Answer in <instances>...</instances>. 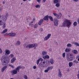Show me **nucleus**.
Wrapping results in <instances>:
<instances>
[{
  "label": "nucleus",
  "mask_w": 79,
  "mask_h": 79,
  "mask_svg": "<svg viewBox=\"0 0 79 79\" xmlns=\"http://www.w3.org/2000/svg\"><path fill=\"white\" fill-rule=\"evenodd\" d=\"M1 61L2 65L3 66L6 65L10 62V59L8 57L2 56L1 58Z\"/></svg>",
  "instance_id": "obj_1"
},
{
  "label": "nucleus",
  "mask_w": 79,
  "mask_h": 79,
  "mask_svg": "<svg viewBox=\"0 0 79 79\" xmlns=\"http://www.w3.org/2000/svg\"><path fill=\"white\" fill-rule=\"evenodd\" d=\"M48 64H49L48 61L45 59V60L44 61H41L40 63L39 64V68H40V66L43 68H46V67L48 66Z\"/></svg>",
  "instance_id": "obj_2"
},
{
  "label": "nucleus",
  "mask_w": 79,
  "mask_h": 79,
  "mask_svg": "<svg viewBox=\"0 0 79 79\" xmlns=\"http://www.w3.org/2000/svg\"><path fill=\"white\" fill-rule=\"evenodd\" d=\"M7 19V18H6V16L5 15H2V19H0V25H3V28L4 29L5 27H6V26H5V21H6V20Z\"/></svg>",
  "instance_id": "obj_3"
},
{
  "label": "nucleus",
  "mask_w": 79,
  "mask_h": 79,
  "mask_svg": "<svg viewBox=\"0 0 79 79\" xmlns=\"http://www.w3.org/2000/svg\"><path fill=\"white\" fill-rule=\"evenodd\" d=\"M63 27H69L71 25V23L69 20L66 19L62 23Z\"/></svg>",
  "instance_id": "obj_4"
},
{
  "label": "nucleus",
  "mask_w": 79,
  "mask_h": 79,
  "mask_svg": "<svg viewBox=\"0 0 79 79\" xmlns=\"http://www.w3.org/2000/svg\"><path fill=\"white\" fill-rule=\"evenodd\" d=\"M23 46L25 48H27L28 47L29 48H31L37 47V44H33L29 45L27 43H26L24 44Z\"/></svg>",
  "instance_id": "obj_5"
},
{
  "label": "nucleus",
  "mask_w": 79,
  "mask_h": 79,
  "mask_svg": "<svg viewBox=\"0 0 79 79\" xmlns=\"http://www.w3.org/2000/svg\"><path fill=\"white\" fill-rule=\"evenodd\" d=\"M66 57L67 60L68 61H73V59H74V56L72 54H68L67 55Z\"/></svg>",
  "instance_id": "obj_6"
},
{
  "label": "nucleus",
  "mask_w": 79,
  "mask_h": 79,
  "mask_svg": "<svg viewBox=\"0 0 79 79\" xmlns=\"http://www.w3.org/2000/svg\"><path fill=\"white\" fill-rule=\"evenodd\" d=\"M58 22H59V20H58V19H55L54 21V26H57L58 25Z\"/></svg>",
  "instance_id": "obj_7"
},
{
  "label": "nucleus",
  "mask_w": 79,
  "mask_h": 79,
  "mask_svg": "<svg viewBox=\"0 0 79 79\" xmlns=\"http://www.w3.org/2000/svg\"><path fill=\"white\" fill-rule=\"evenodd\" d=\"M50 36H51V34H48L47 36L45 37L44 38V41L47 40L48 39H50Z\"/></svg>",
  "instance_id": "obj_8"
},
{
  "label": "nucleus",
  "mask_w": 79,
  "mask_h": 79,
  "mask_svg": "<svg viewBox=\"0 0 79 79\" xmlns=\"http://www.w3.org/2000/svg\"><path fill=\"white\" fill-rule=\"evenodd\" d=\"M9 35L11 36V37H13L16 35V34L15 33H10L8 34Z\"/></svg>",
  "instance_id": "obj_9"
},
{
  "label": "nucleus",
  "mask_w": 79,
  "mask_h": 79,
  "mask_svg": "<svg viewBox=\"0 0 79 79\" xmlns=\"http://www.w3.org/2000/svg\"><path fill=\"white\" fill-rule=\"evenodd\" d=\"M58 76L59 77H62V73H61V72L60 69H59Z\"/></svg>",
  "instance_id": "obj_10"
},
{
  "label": "nucleus",
  "mask_w": 79,
  "mask_h": 79,
  "mask_svg": "<svg viewBox=\"0 0 79 79\" xmlns=\"http://www.w3.org/2000/svg\"><path fill=\"white\" fill-rule=\"evenodd\" d=\"M49 16L48 15H47L44 16L43 18V20H45V21H48L49 18H48Z\"/></svg>",
  "instance_id": "obj_11"
},
{
  "label": "nucleus",
  "mask_w": 79,
  "mask_h": 79,
  "mask_svg": "<svg viewBox=\"0 0 79 79\" xmlns=\"http://www.w3.org/2000/svg\"><path fill=\"white\" fill-rule=\"evenodd\" d=\"M7 68V65H5L3 67H2V73H3L4 71H5V70Z\"/></svg>",
  "instance_id": "obj_12"
},
{
  "label": "nucleus",
  "mask_w": 79,
  "mask_h": 79,
  "mask_svg": "<svg viewBox=\"0 0 79 79\" xmlns=\"http://www.w3.org/2000/svg\"><path fill=\"white\" fill-rule=\"evenodd\" d=\"M43 22H44V20H43V19H41L39 21V22L38 23V24L39 26L41 25L43 23Z\"/></svg>",
  "instance_id": "obj_13"
},
{
  "label": "nucleus",
  "mask_w": 79,
  "mask_h": 79,
  "mask_svg": "<svg viewBox=\"0 0 79 79\" xmlns=\"http://www.w3.org/2000/svg\"><path fill=\"white\" fill-rule=\"evenodd\" d=\"M10 53V52L9 50L7 49L6 50V53L5 54V55H8Z\"/></svg>",
  "instance_id": "obj_14"
},
{
  "label": "nucleus",
  "mask_w": 79,
  "mask_h": 79,
  "mask_svg": "<svg viewBox=\"0 0 79 79\" xmlns=\"http://www.w3.org/2000/svg\"><path fill=\"white\" fill-rule=\"evenodd\" d=\"M16 61V58L15 57H14L11 60V63H13L15 61Z\"/></svg>",
  "instance_id": "obj_15"
},
{
  "label": "nucleus",
  "mask_w": 79,
  "mask_h": 79,
  "mask_svg": "<svg viewBox=\"0 0 79 79\" xmlns=\"http://www.w3.org/2000/svg\"><path fill=\"white\" fill-rule=\"evenodd\" d=\"M72 52L74 54H77L78 53V51L76 50H73Z\"/></svg>",
  "instance_id": "obj_16"
},
{
  "label": "nucleus",
  "mask_w": 79,
  "mask_h": 79,
  "mask_svg": "<svg viewBox=\"0 0 79 79\" xmlns=\"http://www.w3.org/2000/svg\"><path fill=\"white\" fill-rule=\"evenodd\" d=\"M65 51V52H70L71 51V49L66 48Z\"/></svg>",
  "instance_id": "obj_17"
},
{
  "label": "nucleus",
  "mask_w": 79,
  "mask_h": 79,
  "mask_svg": "<svg viewBox=\"0 0 79 79\" xmlns=\"http://www.w3.org/2000/svg\"><path fill=\"white\" fill-rule=\"evenodd\" d=\"M53 66H49L47 68L48 69L49 71V70H52L53 69Z\"/></svg>",
  "instance_id": "obj_18"
},
{
  "label": "nucleus",
  "mask_w": 79,
  "mask_h": 79,
  "mask_svg": "<svg viewBox=\"0 0 79 79\" xmlns=\"http://www.w3.org/2000/svg\"><path fill=\"white\" fill-rule=\"evenodd\" d=\"M49 58H50V57H49V56L48 55H46L45 56L43 57V58L44 59V60H46L45 58H46L47 59H49Z\"/></svg>",
  "instance_id": "obj_19"
},
{
  "label": "nucleus",
  "mask_w": 79,
  "mask_h": 79,
  "mask_svg": "<svg viewBox=\"0 0 79 79\" xmlns=\"http://www.w3.org/2000/svg\"><path fill=\"white\" fill-rule=\"evenodd\" d=\"M50 61L52 64H53L54 63V60H53V59L52 58L50 59Z\"/></svg>",
  "instance_id": "obj_20"
},
{
  "label": "nucleus",
  "mask_w": 79,
  "mask_h": 79,
  "mask_svg": "<svg viewBox=\"0 0 79 79\" xmlns=\"http://www.w3.org/2000/svg\"><path fill=\"white\" fill-rule=\"evenodd\" d=\"M69 67H71L73 65V63L72 62H70L69 63Z\"/></svg>",
  "instance_id": "obj_21"
},
{
  "label": "nucleus",
  "mask_w": 79,
  "mask_h": 79,
  "mask_svg": "<svg viewBox=\"0 0 79 79\" xmlns=\"http://www.w3.org/2000/svg\"><path fill=\"white\" fill-rule=\"evenodd\" d=\"M60 15H57V18L58 19H60L61 17V16H62V15L60 13Z\"/></svg>",
  "instance_id": "obj_22"
},
{
  "label": "nucleus",
  "mask_w": 79,
  "mask_h": 79,
  "mask_svg": "<svg viewBox=\"0 0 79 79\" xmlns=\"http://www.w3.org/2000/svg\"><path fill=\"white\" fill-rule=\"evenodd\" d=\"M21 44V43L19 41H18L15 44V45H19Z\"/></svg>",
  "instance_id": "obj_23"
},
{
  "label": "nucleus",
  "mask_w": 79,
  "mask_h": 79,
  "mask_svg": "<svg viewBox=\"0 0 79 79\" xmlns=\"http://www.w3.org/2000/svg\"><path fill=\"white\" fill-rule=\"evenodd\" d=\"M67 47H69L70 48L72 47V44L70 43H69L67 44Z\"/></svg>",
  "instance_id": "obj_24"
},
{
  "label": "nucleus",
  "mask_w": 79,
  "mask_h": 79,
  "mask_svg": "<svg viewBox=\"0 0 79 79\" xmlns=\"http://www.w3.org/2000/svg\"><path fill=\"white\" fill-rule=\"evenodd\" d=\"M8 31V30L7 29H6L4 30H3L2 32V34H5V33H6V32Z\"/></svg>",
  "instance_id": "obj_25"
},
{
  "label": "nucleus",
  "mask_w": 79,
  "mask_h": 79,
  "mask_svg": "<svg viewBox=\"0 0 79 79\" xmlns=\"http://www.w3.org/2000/svg\"><path fill=\"white\" fill-rule=\"evenodd\" d=\"M47 52L45 51H43L42 52V55H47Z\"/></svg>",
  "instance_id": "obj_26"
},
{
  "label": "nucleus",
  "mask_w": 79,
  "mask_h": 79,
  "mask_svg": "<svg viewBox=\"0 0 79 79\" xmlns=\"http://www.w3.org/2000/svg\"><path fill=\"white\" fill-rule=\"evenodd\" d=\"M12 72L13 73H14V74H17V73H18V72L16 70H14Z\"/></svg>",
  "instance_id": "obj_27"
},
{
  "label": "nucleus",
  "mask_w": 79,
  "mask_h": 79,
  "mask_svg": "<svg viewBox=\"0 0 79 79\" xmlns=\"http://www.w3.org/2000/svg\"><path fill=\"white\" fill-rule=\"evenodd\" d=\"M73 63L74 64V65H75V63L77 64L79 63V62L76 60H75L73 61Z\"/></svg>",
  "instance_id": "obj_28"
},
{
  "label": "nucleus",
  "mask_w": 79,
  "mask_h": 79,
  "mask_svg": "<svg viewBox=\"0 0 79 79\" xmlns=\"http://www.w3.org/2000/svg\"><path fill=\"white\" fill-rule=\"evenodd\" d=\"M60 6V3H56V7H59Z\"/></svg>",
  "instance_id": "obj_29"
},
{
  "label": "nucleus",
  "mask_w": 79,
  "mask_h": 79,
  "mask_svg": "<svg viewBox=\"0 0 79 79\" xmlns=\"http://www.w3.org/2000/svg\"><path fill=\"white\" fill-rule=\"evenodd\" d=\"M32 23H33V22H31V23H29V26H31V27H33L34 26V25Z\"/></svg>",
  "instance_id": "obj_30"
},
{
  "label": "nucleus",
  "mask_w": 79,
  "mask_h": 79,
  "mask_svg": "<svg viewBox=\"0 0 79 79\" xmlns=\"http://www.w3.org/2000/svg\"><path fill=\"white\" fill-rule=\"evenodd\" d=\"M58 2H58V0H54L53 1V3H58Z\"/></svg>",
  "instance_id": "obj_31"
},
{
  "label": "nucleus",
  "mask_w": 79,
  "mask_h": 79,
  "mask_svg": "<svg viewBox=\"0 0 79 79\" xmlns=\"http://www.w3.org/2000/svg\"><path fill=\"white\" fill-rule=\"evenodd\" d=\"M48 18H49L51 21H53V18H52V17L51 16H49Z\"/></svg>",
  "instance_id": "obj_32"
},
{
  "label": "nucleus",
  "mask_w": 79,
  "mask_h": 79,
  "mask_svg": "<svg viewBox=\"0 0 79 79\" xmlns=\"http://www.w3.org/2000/svg\"><path fill=\"white\" fill-rule=\"evenodd\" d=\"M77 25V22H75L73 23V26H76Z\"/></svg>",
  "instance_id": "obj_33"
},
{
  "label": "nucleus",
  "mask_w": 79,
  "mask_h": 79,
  "mask_svg": "<svg viewBox=\"0 0 79 79\" xmlns=\"http://www.w3.org/2000/svg\"><path fill=\"white\" fill-rule=\"evenodd\" d=\"M20 66H18L17 68H16L15 69L16 71H17L18 70H19V69H20Z\"/></svg>",
  "instance_id": "obj_34"
},
{
  "label": "nucleus",
  "mask_w": 79,
  "mask_h": 79,
  "mask_svg": "<svg viewBox=\"0 0 79 79\" xmlns=\"http://www.w3.org/2000/svg\"><path fill=\"white\" fill-rule=\"evenodd\" d=\"M35 7L37 8H39L40 7V6L39 5H37L35 6Z\"/></svg>",
  "instance_id": "obj_35"
},
{
  "label": "nucleus",
  "mask_w": 79,
  "mask_h": 79,
  "mask_svg": "<svg viewBox=\"0 0 79 79\" xmlns=\"http://www.w3.org/2000/svg\"><path fill=\"white\" fill-rule=\"evenodd\" d=\"M74 44L75 45H76V46H78V47H79V44L78 43L76 42L74 43Z\"/></svg>",
  "instance_id": "obj_36"
},
{
  "label": "nucleus",
  "mask_w": 79,
  "mask_h": 79,
  "mask_svg": "<svg viewBox=\"0 0 79 79\" xmlns=\"http://www.w3.org/2000/svg\"><path fill=\"white\" fill-rule=\"evenodd\" d=\"M53 15L55 16H56V17H57V16L58 15V14L55 13H53Z\"/></svg>",
  "instance_id": "obj_37"
},
{
  "label": "nucleus",
  "mask_w": 79,
  "mask_h": 79,
  "mask_svg": "<svg viewBox=\"0 0 79 79\" xmlns=\"http://www.w3.org/2000/svg\"><path fill=\"white\" fill-rule=\"evenodd\" d=\"M37 26H38V24H35L34 26V28H36V27H37Z\"/></svg>",
  "instance_id": "obj_38"
},
{
  "label": "nucleus",
  "mask_w": 79,
  "mask_h": 79,
  "mask_svg": "<svg viewBox=\"0 0 79 79\" xmlns=\"http://www.w3.org/2000/svg\"><path fill=\"white\" fill-rule=\"evenodd\" d=\"M49 71V70L48 69H46L44 70V72L45 73H48Z\"/></svg>",
  "instance_id": "obj_39"
},
{
  "label": "nucleus",
  "mask_w": 79,
  "mask_h": 79,
  "mask_svg": "<svg viewBox=\"0 0 79 79\" xmlns=\"http://www.w3.org/2000/svg\"><path fill=\"white\" fill-rule=\"evenodd\" d=\"M24 78L25 79H27V77L26 75H24L23 76Z\"/></svg>",
  "instance_id": "obj_40"
},
{
  "label": "nucleus",
  "mask_w": 79,
  "mask_h": 79,
  "mask_svg": "<svg viewBox=\"0 0 79 79\" xmlns=\"http://www.w3.org/2000/svg\"><path fill=\"white\" fill-rule=\"evenodd\" d=\"M36 61H37V63H36L37 64H39V61H40L38 59V60H37Z\"/></svg>",
  "instance_id": "obj_41"
},
{
  "label": "nucleus",
  "mask_w": 79,
  "mask_h": 79,
  "mask_svg": "<svg viewBox=\"0 0 79 79\" xmlns=\"http://www.w3.org/2000/svg\"><path fill=\"white\" fill-rule=\"evenodd\" d=\"M65 53H64L62 54V56H63V58H65Z\"/></svg>",
  "instance_id": "obj_42"
},
{
  "label": "nucleus",
  "mask_w": 79,
  "mask_h": 79,
  "mask_svg": "<svg viewBox=\"0 0 79 79\" xmlns=\"http://www.w3.org/2000/svg\"><path fill=\"white\" fill-rule=\"evenodd\" d=\"M33 69H36V68H37V67H36V66L35 65V66H33Z\"/></svg>",
  "instance_id": "obj_43"
},
{
  "label": "nucleus",
  "mask_w": 79,
  "mask_h": 79,
  "mask_svg": "<svg viewBox=\"0 0 79 79\" xmlns=\"http://www.w3.org/2000/svg\"><path fill=\"white\" fill-rule=\"evenodd\" d=\"M38 60H39L40 61H43V59L42 58H40Z\"/></svg>",
  "instance_id": "obj_44"
},
{
  "label": "nucleus",
  "mask_w": 79,
  "mask_h": 79,
  "mask_svg": "<svg viewBox=\"0 0 79 79\" xmlns=\"http://www.w3.org/2000/svg\"><path fill=\"white\" fill-rule=\"evenodd\" d=\"M40 32H42V31H43V29L42 28H40Z\"/></svg>",
  "instance_id": "obj_45"
},
{
  "label": "nucleus",
  "mask_w": 79,
  "mask_h": 79,
  "mask_svg": "<svg viewBox=\"0 0 79 79\" xmlns=\"http://www.w3.org/2000/svg\"><path fill=\"white\" fill-rule=\"evenodd\" d=\"M2 53V49L0 48V53Z\"/></svg>",
  "instance_id": "obj_46"
},
{
  "label": "nucleus",
  "mask_w": 79,
  "mask_h": 79,
  "mask_svg": "<svg viewBox=\"0 0 79 79\" xmlns=\"http://www.w3.org/2000/svg\"><path fill=\"white\" fill-rule=\"evenodd\" d=\"M73 1L75 2H78V0H73Z\"/></svg>",
  "instance_id": "obj_47"
},
{
  "label": "nucleus",
  "mask_w": 79,
  "mask_h": 79,
  "mask_svg": "<svg viewBox=\"0 0 79 79\" xmlns=\"http://www.w3.org/2000/svg\"><path fill=\"white\" fill-rule=\"evenodd\" d=\"M37 2H40L41 0H37Z\"/></svg>",
  "instance_id": "obj_48"
},
{
  "label": "nucleus",
  "mask_w": 79,
  "mask_h": 79,
  "mask_svg": "<svg viewBox=\"0 0 79 79\" xmlns=\"http://www.w3.org/2000/svg\"><path fill=\"white\" fill-rule=\"evenodd\" d=\"M10 56L11 57H13L14 56L13 55V54H10Z\"/></svg>",
  "instance_id": "obj_49"
},
{
  "label": "nucleus",
  "mask_w": 79,
  "mask_h": 79,
  "mask_svg": "<svg viewBox=\"0 0 79 79\" xmlns=\"http://www.w3.org/2000/svg\"><path fill=\"white\" fill-rule=\"evenodd\" d=\"M4 15L5 16H6H6H8V14H7L6 15Z\"/></svg>",
  "instance_id": "obj_50"
},
{
  "label": "nucleus",
  "mask_w": 79,
  "mask_h": 79,
  "mask_svg": "<svg viewBox=\"0 0 79 79\" xmlns=\"http://www.w3.org/2000/svg\"><path fill=\"white\" fill-rule=\"evenodd\" d=\"M77 77L78 79H79V74H77Z\"/></svg>",
  "instance_id": "obj_51"
},
{
  "label": "nucleus",
  "mask_w": 79,
  "mask_h": 79,
  "mask_svg": "<svg viewBox=\"0 0 79 79\" xmlns=\"http://www.w3.org/2000/svg\"><path fill=\"white\" fill-rule=\"evenodd\" d=\"M11 67L13 69L15 68V66H13V65H11Z\"/></svg>",
  "instance_id": "obj_52"
},
{
  "label": "nucleus",
  "mask_w": 79,
  "mask_h": 79,
  "mask_svg": "<svg viewBox=\"0 0 79 79\" xmlns=\"http://www.w3.org/2000/svg\"><path fill=\"white\" fill-rule=\"evenodd\" d=\"M5 2H2V4H5Z\"/></svg>",
  "instance_id": "obj_53"
},
{
  "label": "nucleus",
  "mask_w": 79,
  "mask_h": 79,
  "mask_svg": "<svg viewBox=\"0 0 79 79\" xmlns=\"http://www.w3.org/2000/svg\"><path fill=\"white\" fill-rule=\"evenodd\" d=\"M43 1L44 2H46V0H44Z\"/></svg>",
  "instance_id": "obj_54"
},
{
  "label": "nucleus",
  "mask_w": 79,
  "mask_h": 79,
  "mask_svg": "<svg viewBox=\"0 0 79 79\" xmlns=\"http://www.w3.org/2000/svg\"><path fill=\"white\" fill-rule=\"evenodd\" d=\"M58 2H60L61 1V0H57Z\"/></svg>",
  "instance_id": "obj_55"
},
{
  "label": "nucleus",
  "mask_w": 79,
  "mask_h": 79,
  "mask_svg": "<svg viewBox=\"0 0 79 79\" xmlns=\"http://www.w3.org/2000/svg\"><path fill=\"white\" fill-rule=\"evenodd\" d=\"M56 45H58V43H57V42H56Z\"/></svg>",
  "instance_id": "obj_56"
},
{
  "label": "nucleus",
  "mask_w": 79,
  "mask_h": 79,
  "mask_svg": "<svg viewBox=\"0 0 79 79\" xmlns=\"http://www.w3.org/2000/svg\"><path fill=\"white\" fill-rule=\"evenodd\" d=\"M9 66H10V67H11V64H9Z\"/></svg>",
  "instance_id": "obj_57"
},
{
  "label": "nucleus",
  "mask_w": 79,
  "mask_h": 79,
  "mask_svg": "<svg viewBox=\"0 0 79 79\" xmlns=\"http://www.w3.org/2000/svg\"><path fill=\"white\" fill-rule=\"evenodd\" d=\"M17 72L18 71V72H19V70H17Z\"/></svg>",
  "instance_id": "obj_58"
},
{
  "label": "nucleus",
  "mask_w": 79,
  "mask_h": 79,
  "mask_svg": "<svg viewBox=\"0 0 79 79\" xmlns=\"http://www.w3.org/2000/svg\"><path fill=\"white\" fill-rule=\"evenodd\" d=\"M26 0H23V1L24 2H25V1H26Z\"/></svg>",
  "instance_id": "obj_59"
},
{
  "label": "nucleus",
  "mask_w": 79,
  "mask_h": 79,
  "mask_svg": "<svg viewBox=\"0 0 79 79\" xmlns=\"http://www.w3.org/2000/svg\"><path fill=\"white\" fill-rule=\"evenodd\" d=\"M77 60H78V61H79V58H78Z\"/></svg>",
  "instance_id": "obj_60"
},
{
  "label": "nucleus",
  "mask_w": 79,
  "mask_h": 79,
  "mask_svg": "<svg viewBox=\"0 0 79 79\" xmlns=\"http://www.w3.org/2000/svg\"><path fill=\"white\" fill-rule=\"evenodd\" d=\"M77 58H79V56H77Z\"/></svg>",
  "instance_id": "obj_61"
},
{
  "label": "nucleus",
  "mask_w": 79,
  "mask_h": 79,
  "mask_svg": "<svg viewBox=\"0 0 79 79\" xmlns=\"http://www.w3.org/2000/svg\"><path fill=\"white\" fill-rule=\"evenodd\" d=\"M35 48H36V47H35L34 48V49H35Z\"/></svg>",
  "instance_id": "obj_62"
},
{
  "label": "nucleus",
  "mask_w": 79,
  "mask_h": 79,
  "mask_svg": "<svg viewBox=\"0 0 79 79\" xmlns=\"http://www.w3.org/2000/svg\"><path fill=\"white\" fill-rule=\"evenodd\" d=\"M37 79H40V78H38Z\"/></svg>",
  "instance_id": "obj_63"
},
{
  "label": "nucleus",
  "mask_w": 79,
  "mask_h": 79,
  "mask_svg": "<svg viewBox=\"0 0 79 79\" xmlns=\"http://www.w3.org/2000/svg\"><path fill=\"white\" fill-rule=\"evenodd\" d=\"M21 5H23V3H21Z\"/></svg>",
  "instance_id": "obj_64"
}]
</instances>
